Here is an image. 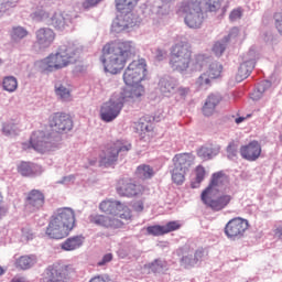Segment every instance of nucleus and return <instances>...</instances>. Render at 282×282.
I'll use <instances>...</instances> for the list:
<instances>
[{
	"mask_svg": "<svg viewBox=\"0 0 282 282\" xmlns=\"http://www.w3.org/2000/svg\"><path fill=\"white\" fill-rule=\"evenodd\" d=\"M99 210L110 216L93 214L89 216V223L95 224V226H101V228L117 230V228L124 226V221H131L133 219L131 208L120 200H104L99 204Z\"/></svg>",
	"mask_w": 282,
	"mask_h": 282,
	"instance_id": "obj_1",
	"label": "nucleus"
},
{
	"mask_svg": "<svg viewBox=\"0 0 282 282\" xmlns=\"http://www.w3.org/2000/svg\"><path fill=\"white\" fill-rule=\"evenodd\" d=\"M132 56H135V44L131 41L108 42L101 50L100 61L109 74H120Z\"/></svg>",
	"mask_w": 282,
	"mask_h": 282,
	"instance_id": "obj_2",
	"label": "nucleus"
},
{
	"mask_svg": "<svg viewBox=\"0 0 282 282\" xmlns=\"http://www.w3.org/2000/svg\"><path fill=\"white\" fill-rule=\"evenodd\" d=\"M170 67L173 72H186L189 67L202 72L208 64V57L204 54H196L193 57V47L188 42L174 44L170 52Z\"/></svg>",
	"mask_w": 282,
	"mask_h": 282,
	"instance_id": "obj_3",
	"label": "nucleus"
},
{
	"mask_svg": "<svg viewBox=\"0 0 282 282\" xmlns=\"http://www.w3.org/2000/svg\"><path fill=\"white\" fill-rule=\"evenodd\" d=\"M76 227V213L69 207H62L50 217L45 235L50 239H65Z\"/></svg>",
	"mask_w": 282,
	"mask_h": 282,
	"instance_id": "obj_4",
	"label": "nucleus"
},
{
	"mask_svg": "<svg viewBox=\"0 0 282 282\" xmlns=\"http://www.w3.org/2000/svg\"><path fill=\"white\" fill-rule=\"evenodd\" d=\"M140 0H115L116 8L121 14L117 15L111 25V32L120 34L121 32H129L138 24V18L133 14V8L138 6Z\"/></svg>",
	"mask_w": 282,
	"mask_h": 282,
	"instance_id": "obj_5",
	"label": "nucleus"
},
{
	"mask_svg": "<svg viewBox=\"0 0 282 282\" xmlns=\"http://www.w3.org/2000/svg\"><path fill=\"white\" fill-rule=\"evenodd\" d=\"M77 52L78 50L74 45L61 46L55 54H51L45 59L46 72H56L58 69H64V67L76 63Z\"/></svg>",
	"mask_w": 282,
	"mask_h": 282,
	"instance_id": "obj_6",
	"label": "nucleus"
},
{
	"mask_svg": "<svg viewBox=\"0 0 282 282\" xmlns=\"http://www.w3.org/2000/svg\"><path fill=\"white\" fill-rule=\"evenodd\" d=\"M185 19L186 25L194 30L202 28L204 23V11L202 10V0H185L181 3L177 10Z\"/></svg>",
	"mask_w": 282,
	"mask_h": 282,
	"instance_id": "obj_7",
	"label": "nucleus"
},
{
	"mask_svg": "<svg viewBox=\"0 0 282 282\" xmlns=\"http://www.w3.org/2000/svg\"><path fill=\"white\" fill-rule=\"evenodd\" d=\"M129 151H131V143L124 140L107 143L99 153L100 164L111 166V164L118 162V155H120V153H127Z\"/></svg>",
	"mask_w": 282,
	"mask_h": 282,
	"instance_id": "obj_8",
	"label": "nucleus"
},
{
	"mask_svg": "<svg viewBox=\"0 0 282 282\" xmlns=\"http://www.w3.org/2000/svg\"><path fill=\"white\" fill-rule=\"evenodd\" d=\"M200 199L207 208H210L215 213L228 208L232 202V195L230 194H219L217 192H212L210 188H205L200 194Z\"/></svg>",
	"mask_w": 282,
	"mask_h": 282,
	"instance_id": "obj_9",
	"label": "nucleus"
},
{
	"mask_svg": "<svg viewBox=\"0 0 282 282\" xmlns=\"http://www.w3.org/2000/svg\"><path fill=\"white\" fill-rule=\"evenodd\" d=\"M147 79V61L144 58L132 61L123 73L126 85H139Z\"/></svg>",
	"mask_w": 282,
	"mask_h": 282,
	"instance_id": "obj_10",
	"label": "nucleus"
},
{
	"mask_svg": "<svg viewBox=\"0 0 282 282\" xmlns=\"http://www.w3.org/2000/svg\"><path fill=\"white\" fill-rule=\"evenodd\" d=\"M74 272V268L63 262H55L47 267L46 275L41 282H67L69 281V274Z\"/></svg>",
	"mask_w": 282,
	"mask_h": 282,
	"instance_id": "obj_11",
	"label": "nucleus"
},
{
	"mask_svg": "<svg viewBox=\"0 0 282 282\" xmlns=\"http://www.w3.org/2000/svg\"><path fill=\"white\" fill-rule=\"evenodd\" d=\"M116 191L121 197H140V195H144L149 188L142 184L135 183L131 177H123L117 182Z\"/></svg>",
	"mask_w": 282,
	"mask_h": 282,
	"instance_id": "obj_12",
	"label": "nucleus"
},
{
	"mask_svg": "<svg viewBox=\"0 0 282 282\" xmlns=\"http://www.w3.org/2000/svg\"><path fill=\"white\" fill-rule=\"evenodd\" d=\"M249 224L247 219L241 217H236L230 219L224 229V232L228 239L231 241H237V239H242L243 235H246V230L249 228Z\"/></svg>",
	"mask_w": 282,
	"mask_h": 282,
	"instance_id": "obj_13",
	"label": "nucleus"
},
{
	"mask_svg": "<svg viewBox=\"0 0 282 282\" xmlns=\"http://www.w3.org/2000/svg\"><path fill=\"white\" fill-rule=\"evenodd\" d=\"M50 127L53 131H56V133H65V131H72L74 121L69 115L56 112L50 119Z\"/></svg>",
	"mask_w": 282,
	"mask_h": 282,
	"instance_id": "obj_14",
	"label": "nucleus"
},
{
	"mask_svg": "<svg viewBox=\"0 0 282 282\" xmlns=\"http://www.w3.org/2000/svg\"><path fill=\"white\" fill-rule=\"evenodd\" d=\"M50 138L45 135L43 131H35L32 133L29 143H22L23 151H28L29 149H34V151H39L40 153H45L50 147V142L47 141Z\"/></svg>",
	"mask_w": 282,
	"mask_h": 282,
	"instance_id": "obj_15",
	"label": "nucleus"
},
{
	"mask_svg": "<svg viewBox=\"0 0 282 282\" xmlns=\"http://www.w3.org/2000/svg\"><path fill=\"white\" fill-rule=\"evenodd\" d=\"M123 102L121 99L119 101H108L105 102L100 110V118L104 122H113L117 116H120V111H122Z\"/></svg>",
	"mask_w": 282,
	"mask_h": 282,
	"instance_id": "obj_16",
	"label": "nucleus"
},
{
	"mask_svg": "<svg viewBox=\"0 0 282 282\" xmlns=\"http://www.w3.org/2000/svg\"><path fill=\"white\" fill-rule=\"evenodd\" d=\"M182 225L177 220L169 221L165 225H153L147 227L148 235L152 237H162L164 235H169V232H175V230H180Z\"/></svg>",
	"mask_w": 282,
	"mask_h": 282,
	"instance_id": "obj_17",
	"label": "nucleus"
},
{
	"mask_svg": "<svg viewBox=\"0 0 282 282\" xmlns=\"http://www.w3.org/2000/svg\"><path fill=\"white\" fill-rule=\"evenodd\" d=\"M261 143L259 141H251L240 147V155L247 162H257L261 158Z\"/></svg>",
	"mask_w": 282,
	"mask_h": 282,
	"instance_id": "obj_18",
	"label": "nucleus"
},
{
	"mask_svg": "<svg viewBox=\"0 0 282 282\" xmlns=\"http://www.w3.org/2000/svg\"><path fill=\"white\" fill-rule=\"evenodd\" d=\"M128 87L130 88L123 89L120 95V100L123 105L124 102H135L145 94L144 86L141 84L128 85Z\"/></svg>",
	"mask_w": 282,
	"mask_h": 282,
	"instance_id": "obj_19",
	"label": "nucleus"
},
{
	"mask_svg": "<svg viewBox=\"0 0 282 282\" xmlns=\"http://www.w3.org/2000/svg\"><path fill=\"white\" fill-rule=\"evenodd\" d=\"M70 23L72 18L64 11H57L48 19V25L58 32H65Z\"/></svg>",
	"mask_w": 282,
	"mask_h": 282,
	"instance_id": "obj_20",
	"label": "nucleus"
},
{
	"mask_svg": "<svg viewBox=\"0 0 282 282\" xmlns=\"http://www.w3.org/2000/svg\"><path fill=\"white\" fill-rule=\"evenodd\" d=\"M36 36V45L40 47H50L56 39V33H54V30L50 28H42L36 31L35 33Z\"/></svg>",
	"mask_w": 282,
	"mask_h": 282,
	"instance_id": "obj_21",
	"label": "nucleus"
},
{
	"mask_svg": "<svg viewBox=\"0 0 282 282\" xmlns=\"http://www.w3.org/2000/svg\"><path fill=\"white\" fill-rule=\"evenodd\" d=\"M26 204L33 210H41L45 206V194L39 189H32L26 194Z\"/></svg>",
	"mask_w": 282,
	"mask_h": 282,
	"instance_id": "obj_22",
	"label": "nucleus"
},
{
	"mask_svg": "<svg viewBox=\"0 0 282 282\" xmlns=\"http://www.w3.org/2000/svg\"><path fill=\"white\" fill-rule=\"evenodd\" d=\"M195 156L192 153H178L173 158L174 167L187 171L193 166Z\"/></svg>",
	"mask_w": 282,
	"mask_h": 282,
	"instance_id": "obj_23",
	"label": "nucleus"
},
{
	"mask_svg": "<svg viewBox=\"0 0 282 282\" xmlns=\"http://www.w3.org/2000/svg\"><path fill=\"white\" fill-rule=\"evenodd\" d=\"M37 262L39 259L35 254H24L15 259L14 265L18 270H30V268H34Z\"/></svg>",
	"mask_w": 282,
	"mask_h": 282,
	"instance_id": "obj_24",
	"label": "nucleus"
},
{
	"mask_svg": "<svg viewBox=\"0 0 282 282\" xmlns=\"http://www.w3.org/2000/svg\"><path fill=\"white\" fill-rule=\"evenodd\" d=\"M228 176L224 172H216L212 176V181L206 188H210L212 192H217L216 188H224L228 186Z\"/></svg>",
	"mask_w": 282,
	"mask_h": 282,
	"instance_id": "obj_25",
	"label": "nucleus"
},
{
	"mask_svg": "<svg viewBox=\"0 0 282 282\" xmlns=\"http://www.w3.org/2000/svg\"><path fill=\"white\" fill-rule=\"evenodd\" d=\"M85 243V237L83 236H73L67 238L61 246L62 250L70 252L72 250H78Z\"/></svg>",
	"mask_w": 282,
	"mask_h": 282,
	"instance_id": "obj_26",
	"label": "nucleus"
},
{
	"mask_svg": "<svg viewBox=\"0 0 282 282\" xmlns=\"http://www.w3.org/2000/svg\"><path fill=\"white\" fill-rule=\"evenodd\" d=\"M219 151H221V147L210 144L200 148L197 152V155L203 160H210V158H215V155H218Z\"/></svg>",
	"mask_w": 282,
	"mask_h": 282,
	"instance_id": "obj_27",
	"label": "nucleus"
},
{
	"mask_svg": "<svg viewBox=\"0 0 282 282\" xmlns=\"http://www.w3.org/2000/svg\"><path fill=\"white\" fill-rule=\"evenodd\" d=\"M219 105V97L216 95H210L203 106V113L204 116H213L215 113L216 107Z\"/></svg>",
	"mask_w": 282,
	"mask_h": 282,
	"instance_id": "obj_28",
	"label": "nucleus"
},
{
	"mask_svg": "<svg viewBox=\"0 0 282 282\" xmlns=\"http://www.w3.org/2000/svg\"><path fill=\"white\" fill-rule=\"evenodd\" d=\"M254 68L252 62H243L240 67L238 68V73L236 74V80L241 83V80H246L248 76L252 73Z\"/></svg>",
	"mask_w": 282,
	"mask_h": 282,
	"instance_id": "obj_29",
	"label": "nucleus"
},
{
	"mask_svg": "<svg viewBox=\"0 0 282 282\" xmlns=\"http://www.w3.org/2000/svg\"><path fill=\"white\" fill-rule=\"evenodd\" d=\"M37 166L31 162H21L18 165V173L23 175V177H30L32 175H36Z\"/></svg>",
	"mask_w": 282,
	"mask_h": 282,
	"instance_id": "obj_30",
	"label": "nucleus"
},
{
	"mask_svg": "<svg viewBox=\"0 0 282 282\" xmlns=\"http://www.w3.org/2000/svg\"><path fill=\"white\" fill-rule=\"evenodd\" d=\"M134 175L139 180H151V177L155 175V171L153 170V167H151V165L141 164L137 167Z\"/></svg>",
	"mask_w": 282,
	"mask_h": 282,
	"instance_id": "obj_31",
	"label": "nucleus"
},
{
	"mask_svg": "<svg viewBox=\"0 0 282 282\" xmlns=\"http://www.w3.org/2000/svg\"><path fill=\"white\" fill-rule=\"evenodd\" d=\"M213 78L205 72L195 82L196 89L206 90L213 86Z\"/></svg>",
	"mask_w": 282,
	"mask_h": 282,
	"instance_id": "obj_32",
	"label": "nucleus"
},
{
	"mask_svg": "<svg viewBox=\"0 0 282 282\" xmlns=\"http://www.w3.org/2000/svg\"><path fill=\"white\" fill-rule=\"evenodd\" d=\"M159 86L162 94H173L175 93V87H177V84L173 79L162 78Z\"/></svg>",
	"mask_w": 282,
	"mask_h": 282,
	"instance_id": "obj_33",
	"label": "nucleus"
},
{
	"mask_svg": "<svg viewBox=\"0 0 282 282\" xmlns=\"http://www.w3.org/2000/svg\"><path fill=\"white\" fill-rule=\"evenodd\" d=\"M28 34V29L23 26H13L10 32V36L14 42L22 41Z\"/></svg>",
	"mask_w": 282,
	"mask_h": 282,
	"instance_id": "obj_34",
	"label": "nucleus"
},
{
	"mask_svg": "<svg viewBox=\"0 0 282 282\" xmlns=\"http://www.w3.org/2000/svg\"><path fill=\"white\" fill-rule=\"evenodd\" d=\"M186 173H188L186 170L174 167L172 170V181L174 182V184H184V181L186 180Z\"/></svg>",
	"mask_w": 282,
	"mask_h": 282,
	"instance_id": "obj_35",
	"label": "nucleus"
},
{
	"mask_svg": "<svg viewBox=\"0 0 282 282\" xmlns=\"http://www.w3.org/2000/svg\"><path fill=\"white\" fill-rule=\"evenodd\" d=\"M2 87L6 91H17V88L19 87V82L12 76L4 77L2 82Z\"/></svg>",
	"mask_w": 282,
	"mask_h": 282,
	"instance_id": "obj_36",
	"label": "nucleus"
},
{
	"mask_svg": "<svg viewBox=\"0 0 282 282\" xmlns=\"http://www.w3.org/2000/svg\"><path fill=\"white\" fill-rule=\"evenodd\" d=\"M55 94L61 98V100L67 101L72 98V93L63 84L55 85Z\"/></svg>",
	"mask_w": 282,
	"mask_h": 282,
	"instance_id": "obj_37",
	"label": "nucleus"
},
{
	"mask_svg": "<svg viewBox=\"0 0 282 282\" xmlns=\"http://www.w3.org/2000/svg\"><path fill=\"white\" fill-rule=\"evenodd\" d=\"M4 135H19V123L15 122H8L2 128Z\"/></svg>",
	"mask_w": 282,
	"mask_h": 282,
	"instance_id": "obj_38",
	"label": "nucleus"
},
{
	"mask_svg": "<svg viewBox=\"0 0 282 282\" xmlns=\"http://www.w3.org/2000/svg\"><path fill=\"white\" fill-rule=\"evenodd\" d=\"M221 69H223L221 64L212 63L209 65V68L206 70V73L208 74L209 77L216 80V78H219V76H221Z\"/></svg>",
	"mask_w": 282,
	"mask_h": 282,
	"instance_id": "obj_39",
	"label": "nucleus"
},
{
	"mask_svg": "<svg viewBox=\"0 0 282 282\" xmlns=\"http://www.w3.org/2000/svg\"><path fill=\"white\" fill-rule=\"evenodd\" d=\"M205 3L207 6V10L209 12H217L221 8V1L220 0H205Z\"/></svg>",
	"mask_w": 282,
	"mask_h": 282,
	"instance_id": "obj_40",
	"label": "nucleus"
},
{
	"mask_svg": "<svg viewBox=\"0 0 282 282\" xmlns=\"http://www.w3.org/2000/svg\"><path fill=\"white\" fill-rule=\"evenodd\" d=\"M196 173V183L202 184L204 182V177H206V169L202 165H198L195 170Z\"/></svg>",
	"mask_w": 282,
	"mask_h": 282,
	"instance_id": "obj_41",
	"label": "nucleus"
},
{
	"mask_svg": "<svg viewBox=\"0 0 282 282\" xmlns=\"http://www.w3.org/2000/svg\"><path fill=\"white\" fill-rule=\"evenodd\" d=\"M227 156L229 160H235L237 158V145L235 142H230L227 147Z\"/></svg>",
	"mask_w": 282,
	"mask_h": 282,
	"instance_id": "obj_42",
	"label": "nucleus"
},
{
	"mask_svg": "<svg viewBox=\"0 0 282 282\" xmlns=\"http://www.w3.org/2000/svg\"><path fill=\"white\" fill-rule=\"evenodd\" d=\"M243 17V10L241 8L234 9L229 14V21H239Z\"/></svg>",
	"mask_w": 282,
	"mask_h": 282,
	"instance_id": "obj_43",
	"label": "nucleus"
},
{
	"mask_svg": "<svg viewBox=\"0 0 282 282\" xmlns=\"http://www.w3.org/2000/svg\"><path fill=\"white\" fill-rule=\"evenodd\" d=\"M213 52L216 54V56H221L224 52H226V46H224V44L220 42H216L214 44Z\"/></svg>",
	"mask_w": 282,
	"mask_h": 282,
	"instance_id": "obj_44",
	"label": "nucleus"
},
{
	"mask_svg": "<svg viewBox=\"0 0 282 282\" xmlns=\"http://www.w3.org/2000/svg\"><path fill=\"white\" fill-rule=\"evenodd\" d=\"M100 1H102V0H85L83 2V8L85 10H89V8H96V6H98V3H100Z\"/></svg>",
	"mask_w": 282,
	"mask_h": 282,
	"instance_id": "obj_45",
	"label": "nucleus"
},
{
	"mask_svg": "<svg viewBox=\"0 0 282 282\" xmlns=\"http://www.w3.org/2000/svg\"><path fill=\"white\" fill-rule=\"evenodd\" d=\"M150 270H152V272H159V270H162L163 265H162V261L160 260H154L152 263L149 264Z\"/></svg>",
	"mask_w": 282,
	"mask_h": 282,
	"instance_id": "obj_46",
	"label": "nucleus"
},
{
	"mask_svg": "<svg viewBox=\"0 0 282 282\" xmlns=\"http://www.w3.org/2000/svg\"><path fill=\"white\" fill-rule=\"evenodd\" d=\"M181 261L184 265H195V258H193V254L184 256Z\"/></svg>",
	"mask_w": 282,
	"mask_h": 282,
	"instance_id": "obj_47",
	"label": "nucleus"
},
{
	"mask_svg": "<svg viewBox=\"0 0 282 282\" xmlns=\"http://www.w3.org/2000/svg\"><path fill=\"white\" fill-rule=\"evenodd\" d=\"M132 208L133 210H135V213H142V210H144V202L143 200H137L132 204Z\"/></svg>",
	"mask_w": 282,
	"mask_h": 282,
	"instance_id": "obj_48",
	"label": "nucleus"
},
{
	"mask_svg": "<svg viewBox=\"0 0 282 282\" xmlns=\"http://www.w3.org/2000/svg\"><path fill=\"white\" fill-rule=\"evenodd\" d=\"M275 28L280 34H282V13L275 14Z\"/></svg>",
	"mask_w": 282,
	"mask_h": 282,
	"instance_id": "obj_49",
	"label": "nucleus"
},
{
	"mask_svg": "<svg viewBox=\"0 0 282 282\" xmlns=\"http://www.w3.org/2000/svg\"><path fill=\"white\" fill-rule=\"evenodd\" d=\"M189 91H191V89L186 88V87H180V88L176 89V94L181 98H186V96H188Z\"/></svg>",
	"mask_w": 282,
	"mask_h": 282,
	"instance_id": "obj_50",
	"label": "nucleus"
},
{
	"mask_svg": "<svg viewBox=\"0 0 282 282\" xmlns=\"http://www.w3.org/2000/svg\"><path fill=\"white\" fill-rule=\"evenodd\" d=\"M155 58H156V61H164V58H166V51H164L162 48H156Z\"/></svg>",
	"mask_w": 282,
	"mask_h": 282,
	"instance_id": "obj_51",
	"label": "nucleus"
},
{
	"mask_svg": "<svg viewBox=\"0 0 282 282\" xmlns=\"http://www.w3.org/2000/svg\"><path fill=\"white\" fill-rule=\"evenodd\" d=\"M4 10H10V8H17V0H7L2 3Z\"/></svg>",
	"mask_w": 282,
	"mask_h": 282,
	"instance_id": "obj_52",
	"label": "nucleus"
},
{
	"mask_svg": "<svg viewBox=\"0 0 282 282\" xmlns=\"http://www.w3.org/2000/svg\"><path fill=\"white\" fill-rule=\"evenodd\" d=\"M112 259H113V254L107 253L104 256L102 260L98 262V265H105L106 263H109L110 261H112Z\"/></svg>",
	"mask_w": 282,
	"mask_h": 282,
	"instance_id": "obj_53",
	"label": "nucleus"
},
{
	"mask_svg": "<svg viewBox=\"0 0 282 282\" xmlns=\"http://www.w3.org/2000/svg\"><path fill=\"white\" fill-rule=\"evenodd\" d=\"M142 133H151L153 131V127L150 123H141Z\"/></svg>",
	"mask_w": 282,
	"mask_h": 282,
	"instance_id": "obj_54",
	"label": "nucleus"
},
{
	"mask_svg": "<svg viewBox=\"0 0 282 282\" xmlns=\"http://www.w3.org/2000/svg\"><path fill=\"white\" fill-rule=\"evenodd\" d=\"M22 235L25 237L29 241L30 239H34V234L30 229H22Z\"/></svg>",
	"mask_w": 282,
	"mask_h": 282,
	"instance_id": "obj_55",
	"label": "nucleus"
},
{
	"mask_svg": "<svg viewBox=\"0 0 282 282\" xmlns=\"http://www.w3.org/2000/svg\"><path fill=\"white\" fill-rule=\"evenodd\" d=\"M275 239H282V225H278L274 230Z\"/></svg>",
	"mask_w": 282,
	"mask_h": 282,
	"instance_id": "obj_56",
	"label": "nucleus"
},
{
	"mask_svg": "<svg viewBox=\"0 0 282 282\" xmlns=\"http://www.w3.org/2000/svg\"><path fill=\"white\" fill-rule=\"evenodd\" d=\"M202 257H204V250H202V249L196 250V252L194 254L195 263H197V261H199V259H202Z\"/></svg>",
	"mask_w": 282,
	"mask_h": 282,
	"instance_id": "obj_57",
	"label": "nucleus"
},
{
	"mask_svg": "<svg viewBox=\"0 0 282 282\" xmlns=\"http://www.w3.org/2000/svg\"><path fill=\"white\" fill-rule=\"evenodd\" d=\"M35 17H36L37 19H46L47 12H45L44 10L40 11V13H39V12H35Z\"/></svg>",
	"mask_w": 282,
	"mask_h": 282,
	"instance_id": "obj_58",
	"label": "nucleus"
},
{
	"mask_svg": "<svg viewBox=\"0 0 282 282\" xmlns=\"http://www.w3.org/2000/svg\"><path fill=\"white\" fill-rule=\"evenodd\" d=\"M11 282H25L24 278H13Z\"/></svg>",
	"mask_w": 282,
	"mask_h": 282,
	"instance_id": "obj_59",
	"label": "nucleus"
},
{
	"mask_svg": "<svg viewBox=\"0 0 282 282\" xmlns=\"http://www.w3.org/2000/svg\"><path fill=\"white\" fill-rule=\"evenodd\" d=\"M3 195L0 192V213L3 210Z\"/></svg>",
	"mask_w": 282,
	"mask_h": 282,
	"instance_id": "obj_60",
	"label": "nucleus"
},
{
	"mask_svg": "<svg viewBox=\"0 0 282 282\" xmlns=\"http://www.w3.org/2000/svg\"><path fill=\"white\" fill-rule=\"evenodd\" d=\"M243 120H246V118L239 117V118L236 119V123L241 124V122H243Z\"/></svg>",
	"mask_w": 282,
	"mask_h": 282,
	"instance_id": "obj_61",
	"label": "nucleus"
},
{
	"mask_svg": "<svg viewBox=\"0 0 282 282\" xmlns=\"http://www.w3.org/2000/svg\"><path fill=\"white\" fill-rule=\"evenodd\" d=\"M3 272L6 271L3 270V268L0 267V276L3 274Z\"/></svg>",
	"mask_w": 282,
	"mask_h": 282,
	"instance_id": "obj_62",
	"label": "nucleus"
},
{
	"mask_svg": "<svg viewBox=\"0 0 282 282\" xmlns=\"http://www.w3.org/2000/svg\"><path fill=\"white\" fill-rule=\"evenodd\" d=\"M96 164V160L90 161V166H94Z\"/></svg>",
	"mask_w": 282,
	"mask_h": 282,
	"instance_id": "obj_63",
	"label": "nucleus"
},
{
	"mask_svg": "<svg viewBox=\"0 0 282 282\" xmlns=\"http://www.w3.org/2000/svg\"><path fill=\"white\" fill-rule=\"evenodd\" d=\"M162 1L165 3H169L170 1H173V0H162Z\"/></svg>",
	"mask_w": 282,
	"mask_h": 282,
	"instance_id": "obj_64",
	"label": "nucleus"
}]
</instances>
